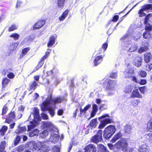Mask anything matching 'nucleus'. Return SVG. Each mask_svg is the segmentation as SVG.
I'll return each mask as SVG.
<instances>
[{
	"label": "nucleus",
	"mask_w": 152,
	"mask_h": 152,
	"mask_svg": "<svg viewBox=\"0 0 152 152\" xmlns=\"http://www.w3.org/2000/svg\"><path fill=\"white\" fill-rule=\"evenodd\" d=\"M63 100L64 98L62 97H59L52 100L51 96L50 95L48 96L46 100L41 104V110L43 111L48 110L50 115L52 116H53L55 114L54 109L53 108L49 107V104H51L54 105L56 104L61 102Z\"/></svg>",
	"instance_id": "1"
},
{
	"label": "nucleus",
	"mask_w": 152,
	"mask_h": 152,
	"mask_svg": "<svg viewBox=\"0 0 152 152\" xmlns=\"http://www.w3.org/2000/svg\"><path fill=\"white\" fill-rule=\"evenodd\" d=\"M28 145L30 149L33 151L37 150L40 152H48L51 149L46 142H38L36 143L33 141L31 142Z\"/></svg>",
	"instance_id": "2"
},
{
	"label": "nucleus",
	"mask_w": 152,
	"mask_h": 152,
	"mask_svg": "<svg viewBox=\"0 0 152 152\" xmlns=\"http://www.w3.org/2000/svg\"><path fill=\"white\" fill-rule=\"evenodd\" d=\"M33 113H32L29 117V119H32L33 121H31L30 124L28 126V131L34 128L38 124V121H40L38 109L37 107H35L33 109Z\"/></svg>",
	"instance_id": "3"
},
{
	"label": "nucleus",
	"mask_w": 152,
	"mask_h": 152,
	"mask_svg": "<svg viewBox=\"0 0 152 152\" xmlns=\"http://www.w3.org/2000/svg\"><path fill=\"white\" fill-rule=\"evenodd\" d=\"M127 144V140L126 138H121L114 145L108 144V146L110 150H113L115 152H118L119 150H123L125 149Z\"/></svg>",
	"instance_id": "4"
},
{
	"label": "nucleus",
	"mask_w": 152,
	"mask_h": 152,
	"mask_svg": "<svg viewBox=\"0 0 152 152\" xmlns=\"http://www.w3.org/2000/svg\"><path fill=\"white\" fill-rule=\"evenodd\" d=\"M116 85V81L110 80L108 81L106 88V90L107 91L108 95H112L114 94V91Z\"/></svg>",
	"instance_id": "5"
},
{
	"label": "nucleus",
	"mask_w": 152,
	"mask_h": 152,
	"mask_svg": "<svg viewBox=\"0 0 152 152\" xmlns=\"http://www.w3.org/2000/svg\"><path fill=\"white\" fill-rule=\"evenodd\" d=\"M115 131L114 126L110 125L105 128L104 134V137L106 139H109Z\"/></svg>",
	"instance_id": "6"
},
{
	"label": "nucleus",
	"mask_w": 152,
	"mask_h": 152,
	"mask_svg": "<svg viewBox=\"0 0 152 152\" xmlns=\"http://www.w3.org/2000/svg\"><path fill=\"white\" fill-rule=\"evenodd\" d=\"M145 24L146 25V31H149L152 29V15L149 14L147 16L144 20Z\"/></svg>",
	"instance_id": "7"
},
{
	"label": "nucleus",
	"mask_w": 152,
	"mask_h": 152,
	"mask_svg": "<svg viewBox=\"0 0 152 152\" xmlns=\"http://www.w3.org/2000/svg\"><path fill=\"white\" fill-rule=\"evenodd\" d=\"M102 130H99L96 135L91 137V141L96 144H97L101 142L102 140Z\"/></svg>",
	"instance_id": "8"
},
{
	"label": "nucleus",
	"mask_w": 152,
	"mask_h": 152,
	"mask_svg": "<svg viewBox=\"0 0 152 152\" xmlns=\"http://www.w3.org/2000/svg\"><path fill=\"white\" fill-rule=\"evenodd\" d=\"M54 131L50 133L51 136L49 138V140L54 143L58 141L59 137L58 135V130L57 129H53Z\"/></svg>",
	"instance_id": "9"
},
{
	"label": "nucleus",
	"mask_w": 152,
	"mask_h": 152,
	"mask_svg": "<svg viewBox=\"0 0 152 152\" xmlns=\"http://www.w3.org/2000/svg\"><path fill=\"white\" fill-rule=\"evenodd\" d=\"M43 125L47 129V130H49L50 133L54 132L53 129H57L50 122L45 123L43 124Z\"/></svg>",
	"instance_id": "10"
},
{
	"label": "nucleus",
	"mask_w": 152,
	"mask_h": 152,
	"mask_svg": "<svg viewBox=\"0 0 152 152\" xmlns=\"http://www.w3.org/2000/svg\"><path fill=\"white\" fill-rule=\"evenodd\" d=\"M84 152H96V149L95 146L93 144H90L86 146L84 148Z\"/></svg>",
	"instance_id": "11"
},
{
	"label": "nucleus",
	"mask_w": 152,
	"mask_h": 152,
	"mask_svg": "<svg viewBox=\"0 0 152 152\" xmlns=\"http://www.w3.org/2000/svg\"><path fill=\"white\" fill-rule=\"evenodd\" d=\"M111 120L109 118L101 121L99 128L100 129L104 128L107 124L111 123Z\"/></svg>",
	"instance_id": "12"
},
{
	"label": "nucleus",
	"mask_w": 152,
	"mask_h": 152,
	"mask_svg": "<svg viewBox=\"0 0 152 152\" xmlns=\"http://www.w3.org/2000/svg\"><path fill=\"white\" fill-rule=\"evenodd\" d=\"M45 22V20H41L39 21L34 26L33 29L36 30L37 29L40 28L44 25Z\"/></svg>",
	"instance_id": "13"
},
{
	"label": "nucleus",
	"mask_w": 152,
	"mask_h": 152,
	"mask_svg": "<svg viewBox=\"0 0 152 152\" xmlns=\"http://www.w3.org/2000/svg\"><path fill=\"white\" fill-rule=\"evenodd\" d=\"M56 38L57 36L56 34H54L50 37L49 39V42L48 43V47H52V45L55 43V41Z\"/></svg>",
	"instance_id": "14"
},
{
	"label": "nucleus",
	"mask_w": 152,
	"mask_h": 152,
	"mask_svg": "<svg viewBox=\"0 0 152 152\" xmlns=\"http://www.w3.org/2000/svg\"><path fill=\"white\" fill-rule=\"evenodd\" d=\"M56 38L57 36L56 34H54L50 37L49 39V42L48 43V47H52V45L55 43V41Z\"/></svg>",
	"instance_id": "15"
},
{
	"label": "nucleus",
	"mask_w": 152,
	"mask_h": 152,
	"mask_svg": "<svg viewBox=\"0 0 152 152\" xmlns=\"http://www.w3.org/2000/svg\"><path fill=\"white\" fill-rule=\"evenodd\" d=\"M126 77H130L134 74V70L132 68H128L124 72Z\"/></svg>",
	"instance_id": "16"
},
{
	"label": "nucleus",
	"mask_w": 152,
	"mask_h": 152,
	"mask_svg": "<svg viewBox=\"0 0 152 152\" xmlns=\"http://www.w3.org/2000/svg\"><path fill=\"white\" fill-rule=\"evenodd\" d=\"M15 112H11L8 115L7 118L6 120V122L8 123L11 122L15 119Z\"/></svg>",
	"instance_id": "17"
},
{
	"label": "nucleus",
	"mask_w": 152,
	"mask_h": 152,
	"mask_svg": "<svg viewBox=\"0 0 152 152\" xmlns=\"http://www.w3.org/2000/svg\"><path fill=\"white\" fill-rule=\"evenodd\" d=\"M138 150L140 152H149V148L146 144H144L140 147Z\"/></svg>",
	"instance_id": "18"
},
{
	"label": "nucleus",
	"mask_w": 152,
	"mask_h": 152,
	"mask_svg": "<svg viewBox=\"0 0 152 152\" xmlns=\"http://www.w3.org/2000/svg\"><path fill=\"white\" fill-rule=\"evenodd\" d=\"M131 97L132 98L136 97L140 98H141L142 97L137 89L133 91L131 95Z\"/></svg>",
	"instance_id": "19"
},
{
	"label": "nucleus",
	"mask_w": 152,
	"mask_h": 152,
	"mask_svg": "<svg viewBox=\"0 0 152 152\" xmlns=\"http://www.w3.org/2000/svg\"><path fill=\"white\" fill-rule=\"evenodd\" d=\"M122 134L121 132H119L115 135L111 140V142L113 143L115 142L116 141L121 138L122 136Z\"/></svg>",
	"instance_id": "20"
},
{
	"label": "nucleus",
	"mask_w": 152,
	"mask_h": 152,
	"mask_svg": "<svg viewBox=\"0 0 152 152\" xmlns=\"http://www.w3.org/2000/svg\"><path fill=\"white\" fill-rule=\"evenodd\" d=\"M97 120L96 118L92 120L90 122L88 126L92 129L93 128H95L97 124Z\"/></svg>",
	"instance_id": "21"
},
{
	"label": "nucleus",
	"mask_w": 152,
	"mask_h": 152,
	"mask_svg": "<svg viewBox=\"0 0 152 152\" xmlns=\"http://www.w3.org/2000/svg\"><path fill=\"white\" fill-rule=\"evenodd\" d=\"M142 59L140 57H137L134 60V63L136 66L139 67L142 64Z\"/></svg>",
	"instance_id": "22"
},
{
	"label": "nucleus",
	"mask_w": 152,
	"mask_h": 152,
	"mask_svg": "<svg viewBox=\"0 0 152 152\" xmlns=\"http://www.w3.org/2000/svg\"><path fill=\"white\" fill-rule=\"evenodd\" d=\"M91 107V105L88 104L83 109H82L81 107H80V113L81 115L84 114L86 111L88 110Z\"/></svg>",
	"instance_id": "23"
},
{
	"label": "nucleus",
	"mask_w": 152,
	"mask_h": 152,
	"mask_svg": "<svg viewBox=\"0 0 152 152\" xmlns=\"http://www.w3.org/2000/svg\"><path fill=\"white\" fill-rule=\"evenodd\" d=\"M152 56L149 53H146L144 55L145 61L147 63L149 62Z\"/></svg>",
	"instance_id": "24"
},
{
	"label": "nucleus",
	"mask_w": 152,
	"mask_h": 152,
	"mask_svg": "<svg viewBox=\"0 0 152 152\" xmlns=\"http://www.w3.org/2000/svg\"><path fill=\"white\" fill-rule=\"evenodd\" d=\"M145 140L147 142H152V133H149L145 135Z\"/></svg>",
	"instance_id": "25"
},
{
	"label": "nucleus",
	"mask_w": 152,
	"mask_h": 152,
	"mask_svg": "<svg viewBox=\"0 0 152 152\" xmlns=\"http://www.w3.org/2000/svg\"><path fill=\"white\" fill-rule=\"evenodd\" d=\"M26 130V127H18L15 131L16 134H20L25 132Z\"/></svg>",
	"instance_id": "26"
},
{
	"label": "nucleus",
	"mask_w": 152,
	"mask_h": 152,
	"mask_svg": "<svg viewBox=\"0 0 152 152\" xmlns=\"http://www.w3.org/2000/svg\"><path fill=\"white\" fill-rule=\"evenodd\" d=\"M18 45V42L12 43H11L9 46V48L10 50L14 51L15 50Z\"/></svg>",
	"instance_id": "27"
},
{
	"label": "nucleus",
	"mask_w": 152,
	"mask_h": 152,
	"mask_svg": "<svg viewBox=\"0 0 152 152\" xmlns=\"http://www.w3.org/2000/svg\"><path fill=\"white\" fill-rule=\"evenodd\" d=\"M102 56H97L94 59V64L95 66H97L102 61Z\"/></svg>",
	"instance_id": "28"
},
{
	"label": "nucleus",
	"mask_w": 152,
	"mask_h": 152,
	"mask_svg": "<svg viewBox=\"0 0 152 152\" xmlns=\"http://www.w3.org/2000/svg\"><path fill=\"white\" fill-rule=\"evenodd\" d=\"M10 80L7 78L3 79L2 81V87L5 88L10 82Z\"/></svg>",
	"instance_id": "29"
},
{
	"label": "nucleus",
	"mask_w": 152,
	"mask_h": 152,
	"mask_svg": "<svg viewBox=\"0 0 152 152\" xmlns=\"http://www.w3.org/2000/svg\"><path fill=\"white\" fill-rule=\"evenodd\" d=\"M39 132V131L37 129H35L29 133V136L30 137H32L35 135H37Z\"/></svg>",
	"instance_id": "30"
},
{
	"label": "nucleus",
	"mask_w": 152,
	"mask_h": 152,
	"mask_svg": "<svg viewBox=\"0 0 152 152\" xmlns=\"http://www.w3.org/2000/svg\"><path fill=\"white\" fill-rule=\"evenodd\" d=\"M32 40V39L30 37L28 36L26 37L24 40L21 43V44L23 45L27 43L30 42Z\"/></svg>",
	"instance_id": "31"
},
{
	"label": "nucleus",
	"mask_w": 152,
	"mask_h": 152,
	"mask_svg": "<svg viewBox=\"0 0 152 152\" xmlns=\"http://www.w3.org/2000/svg\"><path fill=\"white\" fill-rule=\"evenodd\" d=\"M48 131L47 130H45L42 132L40 134V136L42 138H44L46 137L48 134Z\"/></svg>",
	"instance_id": "32"
},
{
	"label": "nucleus",
	"mask_w": 152,
	"mask_h": 152,
	"mask_svg": "<svg viewBox=\"0 0 152 152\" xmlns=\"http://www.w3.org/2000/svg\"><path fill=\"white\" fill-rule=\"evenodd\" d=\"M133 88V86L131 85H128L126 87L125 89V91L127 93L130 92Z\"/></svg>",
	"instance_id": "33"
},
{
	"label": "nucleus",
	"mask_w": 152,
	"mask_h": 152,
	"mask_svg": "<svg viewBox=\"0 0 152 152\" xmlns=\"http://www.w3.org/2000/svg\"><path fill=\"white\" fill-rule=\"evenodd\" d=\"M147 128L150 131L152 132V119L149 120L148 122Z\"/></svg>",
	"instance_id": "34"
},
{
	"label": "nucleus",
	"mask_w": 152,
	"mask_h": 152,
	"mask_svg": "<svg viewBox=\"0 0 152 152\" xmlns=\"http://www.w3.org/2000/svg\"><path fill=\"white\" fill-rule=\"evenodd\" d=\"M7 129V126H3L2 129L0 130V133L1 135H4Z\"/></svg>",
	"instance_id": "35"
},
{
	"label": "nucleus",
	"mask_w": 152,
	"mask_h": 152,
	"mask_svg": "<svg viewBox=\"0 0 152 152\" xmlns=\"http://www.w3.org/2000/svg\"><path fill=\"white\" fill-rule=\"evenodd\" d=\"M137 49V47L135 44H132L129 48V51L131 52L134 51Z\"/></svg>",
	"instance_id": "36"
},
{
	"label": "nucleus",
	"mask_w": 152,
	"mask_h": 152,
	"mask_svg": "<svg viewBox=\"0 0 152 152\" xmlns=\"http://www.w3.org/2000/svg\"><path fill=\"white\" fill-rule=\"evenodd\" d=\"M99 147L101 149L102 152H109L107 150L106 148L102 144H99Z\"/></svg>",
	"instance_id": "37"
},
{
	"label": "nucleus",
	"mask_w": 152,
	"mask_h": 152,
	"mask_svg": "<svg viewBox=\"0 0 152 152\" xmlns=\"http://www.w3.org/2000/svg\"><path fill=\"white\" fill-rule=\"evenodd\" d=\"M131 129L132 127L131 126L127 125L126 126L125 128V132L128 134H130L131 132Z\"/></svg>",
	"instance_id": "38"
},
{
	"label": "nucleus",
	"mask_w": 152,
	"mask_h": 152,
	"mask_svg": "<svg viewBox=\"0 0 152 152\" xmlns=\"http://www.w3.org/2000/svg\"><path fill=\"white\" fill-rule=\"evenodd\" d=\"M65 0H57L58 6L59 7L62 8L63 6Z\"/></svg>",
	"instance_id": "39"
},
{
	"label": "nucleus",
	"mask_w": 152,
	"mask_h": 152,
	"mask_svg": "<svg viewBox=\"0 0 152 152\" xmlns=\"http://www.w3.org/2000/svg\"><path fill=\"white\" fill-rule=\"evenodd\" d=\"M37 85V83L35 81L31 82L30 83V88L32 90H34L36 88V86Z\"/></svg>",
	"instance_id": "40"
},
{
	"label": "nucleus",
	"mask_w": 152,
	"mask_h": 152,
	"mask_svg": "<svg viewBox=\"0 0 152 152\" xmlns=\"http://www.w3.org/2000/svg\"><path fill=\"white\" fill-rule=\"evenodd\" d=\"M18 28V26L15 24L12 25L9 28V31H11L16 30Z\"/></svg>",
	"instance_id": "41"
},
{
	"label": "nucleus",
	"mask_w": 152,
	"mask_h": 152,
	"mask_svg": "<svg viewBox=\"0 0 152 152\" xmlns=\"http://www.w3.org/2000/svg\"><path fill=\"white\" fill-rule=\"evenodd\" d=\"M143 37L145 38L148 39L151 37V35L149 32H146L143 33Z\"/></svg>",
	"instance_id": "42"
},
{
	"label": "nucleus",
	"mask_w": 152,
	"mask_h": 152,
	"mask_svg": "<svg viewBox=\"0 0 152 152\" xmlns=\"http://www.w3.org/2000/svg\"><path fill=\"white\" fill-rule=\"evenodd\" d=\"M19 37V35L17 33H14L10 35V37L13 38L15 40L18 39Z\"/></svg>",
	"instance_id": "43"
},
{
	"label": "nucleus",
	"mask_w": 152,
	"mask_h": 152,
	"mask_svg": "<svg viewBox=\"0 0 152 152\" xmlns=\"http://www.w3.org/2000/svg\"><path fill=\"white\" fill-rule=\"evenodd\" d=\"M152 5L151 4H148L144 5L142 8L144 11L148 10L149 9L152 7Z\"/></svg>",
	"instance_id": "44"
},
{
	"label": "nucleus",
	"mask_w": 152,
	"mask_h": 152,
	"mask_svg": "<svg viewBox=\"0 0 152 152\" xmlns=\"http://www.w3.org/2000/svg\"><path fill=\"white\" fill-rule=\"evenodd\" d=\"M139 75L142 77H145L146 76V73L144 71L141 70L139 72Z\"/></svg>",
	"instance_id": "45"
},
{
	"label": "nucleus",
	"mask_w": 152,
	"mask_h": 152,
	"mask_svg": "<svg viewBox=\"0 0 152 152\" xmlns=\"http://www.w3.org/2000/svg\"><path fill=\"white\" fill-rule=\"evenodd\" d=\"M6 145V142L4 141L1 142L0 146V151L4 150Z\"/></svg>",
	"instance_id": "46"
},
{
	"label": "nucleus",
	"mask_w": 152,
	"mask_h": 152,
	"mask_svg": "<svg viewBox=\"0 0 152 152\" xmlns=\"http://www.w3.org/2000/svg\"><path fill=\"white\" fill-rule=\"evenodd\" d=\"M145 11L142 9H141L139 11V16L142 17L143 16H145V14L144 12Z\"/></svg>",
	"instance_id": "47"
},
{
	"label": "nucleus",
	"mask_w": 152,
	"mask_h": 152,
	"mask_svg": "<svg viewBox=\"0 0 152 152\" xmlns=\"http://www.w3.org/2000/svg\"><path fill=\"white\" fill-rule=\"evenodd\" d=\"M21 139V137L20 136H17L14 142V144L15 145H16L18 144V143L19 142Z\"/></svg>",
	"instance_id": "48"
},
{
	"label": "nucleus",
	"mask_w": 152,
	"mask_h": 152,
	"mask_svg": "<svg viewBox=\"0 0 152 152\" xmlns=\"http://www.w3.org/2000/svg\"><path fill=\"white\" fill-rule=\"evenodd\" d=\"M129 38L128 35L126 34L123 37L121 38V40H122L124 42H126L128 40Z\"/></svg>",
	"instance_id": "49"
},
{
	"label": "nucleus",
	"mask_w": 152,
	"mask_h": 152,
	"mask_svg": "<svg viewBox=\"0 0 152 152\" xmlns=\"http://www.w3.org/2000/svg\"><path fill=\"white\" fill-rule=\"evenodd\" d=\"M147 49L148 48H146V47H145L144 46H142L138 50V52L139 53H141L146 51Z\"/></svg>",
	"instance_id": "50"
},
{
	"label": "nucleus",
	"mask_w": 152,
	"mask_h": 152,
	"mask_svg": "<svg viewBox=\"0 0 152 152\" xmlns=\"http://www.w3.org/2000/svg\"><path fill=\"white\" fill-rule=\"evenodd\" d=\"M7 77L10 79H13L15 76V74L12 72H9L7 75Z\"/></svg>",
	"instance_id": "51"
},
{
	"label": "nucleus",
	"mask_w": 152,
	"mask_h": 152,
	"mask_svg": "<svg viewBox=\"0 0 152 152\" xmlns=\"http://www.w3.org/2000/svg\"><path fill=\"white\" fill-rule=\"evenodd\" d=\"M145 69L148 71L152 69V64H147L146 66Z\"/></svg>",
	"instance_id": "52"
},
{
	"label": "nucleus",
	"mask_w": 152,
	"mask_h": 152,
	"mask_svg": "<svg viewBox=\"0 0 152 152\" xmlns=\"http://www.w3.org/2000/svg\"><path fill=\"white\" fill-rule=\"evenodd\" d=\"M8 109L7 108V107L6 105H5L3 108L2 109V115H4L6 114L7 111Z\"/></svg>",
	"instance_id": "53"
},
{
	"label": "nucleus",
	"mask_w": 152,
	"mask_h": 152,
	"mask_svg": "<svg viewBox=\"0 0 152 152\" xmlns=\"http://www.w3.org/2000/svg\"><path fill=\"white\" fill-rule=\"evenodd\" d=\"M15 151L19 152H22L23 151V148L22 146H20L16 147L15 148Z\"/></svg>",
	"instance_id": "54"
},
{
	"label": "nucleus",
	"mask_w": 152,
	"mask_h": 152,
	"mask_svg": "<svg viewBox=\"0 0 152 152\" xmlns=\"http://www.w3.org/2000/svg\"><path fill=\"white\" fill-rule=\"evenodd\" d=\"M43 61H42V59H41V61L39 63L37 66L36 67V68L37 69H38L39 68H40L43 65Z\"/></svg>",
	"instance_id": "55"
},
{
	"label": "nucleus",
	"mask_w": 152,
	"mask_h": 152,
	"mask_svg": "<svg viewBox=\"0 0 152 152\" xmlns=\"http://www.w3.org/2000/svg\"><path fill=\"white\" fill-rule=\"evenodd\" d=\"M29 50V49L28 48H26L23 49L22 51V53L23 55H25Z\"/></svg>",
	"instance_id": "56"
},
{
	"label": "nucleus",
	"mask_w": 152,
	"mask_h": 152,
	"mask_svg": "<svg viewBox=\"0 0 152 152\" xmlns=\"http://www.w3.org/2000/svg\"><path fill=\"white\" fill-rule=\"evenodd\" d=\"M92 107V111L97 112L98 110L97 106L96 104H93Z\"/></svg>",
	"instance_id": "57"
},
{
	"label": "nucleus",
	"mask_w": 152,
	"mask_h": 152,
	"mask_svg": "<svg viewBox=\"0 0 152 152\" xmlns=\"http://www.w3.org/2000/svg\"><path fill=\"white\" fill-rule=\"evenodd\" d=\"M110 77L113 78H115L117 77V74L116 73L114 72V73H111L110 75Z\"/></svg>",
	"instance_id": "58"
},
{
	"label": "nucleus",
	"mask_w": 152,
	"mask_h": 152,
	"mask_svg": "<svg viewBox=\"0 0 152 152\" xmlns=\"http://www.w3.org/2000/svg\"><path fill=\"white\" fill-rule=\"evenodd\" d=\"M146 81L144 79L141 80H138V83H139L141 85H145L146 83Z\"/></svg>",
	"instance_id": "59"
},
{
	"label": "nucleus",
	"mask_w": 152,
	"mask_h": 152,
	"mask_svg": "<svg viewBox=\"0 0 152 152\" xmlns=\"http://www.w3.org/2000/svg\"><path fill=\"white\" fill-rule=\"evenodd\" d=\"M106 117H110V116L108 114H105V115H102L101 116L98 118L99 120H100L101 119L104 118Z\"/></svg>",
	"instance_id": "60"
},
{
	"label": "nucleus",
	"mask_w": 152,
	"mask_h": 152,
	"mask_svg": "<svg viewBox=\"0 0 152 152\" xmlns=\"http://www.w3.org/2000/svg\"><path fill=\"white\" fill-rule=\"evenodd\" d=\"M49 54V52H46L45 55L42 58V61H44L47 58Z\"/></svg>",
	"instance_id": "61"
},
{
	"label": "nucleus",
	"mask_w": 152,
	"mask_h": 152,
	"mask_svg": "<svg viewBox=\"0 0 152 152\" xmlns=\"http://www.w3.org/2000/svg\"><path fill=\"white\" fill-rule=\"evenodd\" d=\"M142 45H143L144 46V47H146V48H148V47L149 46L148 42L146 41H143Z\"/></svg>",
	"instance_id": "62"
},
{
	"label": "nucleus",
	"mask_w": 152,
	"mask_h": 152,
	"mask_svg": "<svg viewBox=\"0 0 152 152\" xmlns=\"http://www.w3.org/2000/svg\"><path fill=\"white\" fill-rule=\"evenodd\" d=\"M139 90L140 92L144 94L145 93V87L144 86L143 87H141L139 88Z\"/></svg>",
	"instance_id": "63"
},
{
	"label": "nucleus",
	"mask_w": 152,
	"mask_h": 152,
	"mask_svg": "<svg viewBox=\"0 0 152 152\" xmlns=\"http://www.w3.org/2000/svg\"><path fill=\"white\" fill-rule=\"evenodd\" d=\"M41 117L43 119H48L47 115L44 113H42L41 114Z\"/></svg>",
	"instance_id": "64"
}]
</instances>
